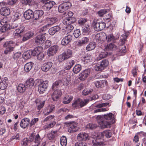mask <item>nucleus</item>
<instances>
[{
  "label": "nucleus",
  "mask_w": 146,
  "mask_h": 146,
  "mask_svg": "<svg viewBox=\"0 0 146 146\" xmlns=\"http://www.w3.org/2000/svg\"><path fill=\"white\" fill-rule=\"evenodd\" d=\"M111 135V133L110 131H105L102 133H99V136L97 138L94 139L92 140V143L94 146H104L105 144H104L101 140L99 139L105 136L107 138H109Z\"/></svg>",
  "instance_id": "1"
},
{
  "label": "nucleus",
  "mask_w": 146,
  "mask_h": 146,
  "mask_svg": "<svg viewBox=\"0 0 146 146\" xmlns=\"http://www.w3.org/2000/svg\"><path fill=\"white\" fill-rule=\"evenodd\" d=\"M96 118L98 120L99 126L101 129L106 128L111 124H113V121H107L102 118V116L101 115H98Z\"/></svg>",
  "instance_id": "2"
},
{
  "label": "nucleus",
  "mask_w": 146,
  "mask_h": 146,
  "mask_svg": "<svg viewBox=\"0 0 146 146\" xmlns=\"http://www.w3.org/2000/svg\"><path fill=\"white\" fill-rule=\"evenodd\" d=\"M72 52L71 50L68 49L58 56V60L59 62H62L72 57Z\"/></svg>",
  "instance_id": "3"
},
{
  "label": "nucleus",
  "mask_w": 146,
  "mask_h": 146,
  "mask_svg": "<svg viewBox=\"0 0 146 146\" xmlns=\"http://www.w3.org/2000/svg\"><path fill=\"white\" fill-rule=\"evenodd\" d=\"M15 44V42L13 41L6 42L3 45L4 47L6 48L4 51V53L7 54L12 51L14 47Z\"/></svg>",
  "instance_id": "4"
},
{
  "label": "nucleus",
  "mask_w": 146,
  "mask_h": 146,
  "mask_svg": "<svg viewBox=\"0 0 146 146\" xmlns=\"http://www.w3.org/2000/svg\"><path fill=\"white\" fill-rule=\"evenodd\" d=\"M92 25L94 30L96 31H99L103 29L106 27V24L103 22H97L96 20L93 21Z\"/></svg>",
  "instance_id": "5"
},
{
  "label": "nucleus",
  "mask_w": 146,
  "mask_h": 146,
  "mask_svg": "<svg viewBox=\"0 0 146 146\" xmlns=\"http://www.w3.org/2000/svg\"><path fill=\"white\" fill-rule=\"evenodd\" d=\"M48 82L47 81H40L38 85V91L40 93L42 94L47 88Z\"/></svg>",
  "instance_id": "6"
},
{
  "label": "nucleus",
  "mask_w": 146,
  "mask_h": 146,
  "mask_svg": "<svg viewBox=\"0 0 146 146\" xmlns=\"http://www.w3.org/2000/svg\"><path fill=\"white\" fill-rule=\"evenodd\" d=\"M71 3L69 2L64 3L60 4L58 7V11L60 13H63L68 9L70 7Z\"/></svg>",
  "instance_id": "7"
},
{
  "label": "nucleus",
  "mask_w": 146,
  "mask_h": 146,
  "mask_svg": "<svg viewBox=\"0 0 146 146\" xmlns=\"http://www.w3.org/2000/svg\"><path fill=\"white\" fill-rule=\"evenodd\" d=\"M106 40V34L104 33H98L95 36L94 41L98 43H102Z\"/></svg>",
  "instance_id": "8"
},
{
  "label": "nucleus",
  "mask_w": 146,
  "mask_h": 146,
  "mask_svg": "<svg viewBox=\"0 0 146 146\" xmlns=\"http://www.w3.org/2000/svg\"><path fill=\"white\" fill-rule=\"evenodd\" d=\"M92 137L85 132H81L78 135L77 138L79 141H85L90 139Z\"/></svg>",
  "instance_id": "9"
},
{
  "label": "nucleus",
  "mask_w": 146,
  "mask_h": 146,
  "mask_svg": "<svg viewBox=\"0 0 146 146\" xmlns=\"http://www.w3.org/2000/svg\"><path fill=\"white\" fill-rule=\"evenodd\" d=\"M1 24L3 26L0 28V31L2 33L5 32L7 30L11 29V26L10 24H8L4 19L2 20L1 21Z\"/></svg>",
  "instance_id": "10"
},
{
  "label": "nucleus",
  "mask_w": 146,
  "mask_h": 146,
  "mask_svg": "<svg viewBox=\"0 0 146 146\" xmlns=\"http://www.w3.org/2000/svg\"><path fill=\"white\" fill-rule=\"evenodd\" d=\"M29 139L30 142L33 141L35 143L40 144L41 140L40 137L38 134L35 135L34 133H32L29 136Z\"/></svg>",
  "instance_id": "11"
},
{
  "label": "nucleus",
  "mask_w": 146,
  "mask_h": 146,
  "mask_svg": "<svg viewBox=\"0 0 146 146\" xmlns=\"http://www.w3.org/2000/svg\"><path fill=\"white\" fill-rule=\"evenodd\" d=\"M41 1L42 3L44 4V8L48 10H49L55 4L54 2L50 1L49 0H41Z\"/></svg>",
  "instance_id": "12"
},
{
  "label": "nucleus",
  "mask_w": 146,
  "mask_h": 146,
  "mask_svg": "<svg viewBox=\"0 0 146 146\" xmlns=\"http://www.w3.org/2000/svg\"><path fill=\"white\" fill-rule=\"evenodd\" d=\"M109 104V103H105L96 105L95 107L98 109L94 110V113L97 112L105 111L107 110L106 108H102V107H105Z\"/></svg>",
  "instance_id": "13"
},
{
  "label": "nucleus",
  "mask_w": 146,
  "mask_h": 146,
  "mask_svg": "<svg viewBox=\"0 0 146 146\" xmlns=\"http://www.w3.org/2000/svg\"><path fill=\"white\" fill-rule=\"evenodd\" d=\"M79 129L78 126V123L75 122H72L69 125L68 131L70 133H73L78 131Z\"/></svg>",
  "instance_id": "14"
},
{
  "label": "nucleus",
  "mask_w": 146,
  "mask_h": 146,
  "mask_svg": "<svg viewBox=\"0 0 146 146\" xmlns=\"http://www.w3.org/2000/svg\"><path fill=\"white\" fill-rule=\"evenodd\" d=\"M55 109V106L54 105H50L44 108L43 113L45 115H47L54 111Z\"/></svg>",
  "instance_id": "15"
},
{
  "label": "nucleus",
  "mask_w": 146,
  "mask_h": 146,
  "mask_svg": "<svg viewBox=\"0 0 146 146\" xmlns=\"http://www.w3.org/2000/svg\"><path fill=\"white\" fill-rule=\"evenodd\" d=\"M35 42L38 45L41 44L46 40V37L44 35H37L35 38Z\"/></svg>",
  "instance_id": "16"
},
{
  "label": "nucleus",
  "mask_w": 146,
  "mask_h": 146,
  "mask_svg": "<svg viewBox=\"0 0 146 146\" xmlns=\"http://www.w3.org/2000/svg\"><path fill=\"white\" fill-rule=\"evenodd\" d=\"M58 49V47L57 45L52 46L49 48L47 51V54L49 56L54 55L57 52Z\"/></svg>",
  "instance_id": "17"
},
{
  "label": "nucleus",
  "mask_w": 146,
  "mask_h": 146,
  "mask_svg": "<svg viewBox=\"0 0 146 146\" xmlns=\"http://www.w3.org/2000/svg\"><path fill=\"white\" fill-rule=\"evenodd\" d=\"M62 93L60 90H56L52 95V98L54 101H57L62 95Z\"/></svg>",
  "instance_id": "18"
},
{
  "label": "nucleus",
  "mask_w": 146,
  "mask_h": 146,
  "mask_svg": "<svg viewBox=\"0 0 146 146\" xmlns=\"http://www.w3.org/2000/svg\"><path fill=\"white\" fill-rule=\"evenodd\" d=\"M76 19L74 17H68L65 18L63 21L62 23L64 25H71L76 21Z\"/></svg>",
  "instance_id": "19"
},
{
  "label": "nucleus",
  "mask_w": 146,
  "mask_h": 146,
  "mask_svg": "<svg viewBox=\"0 0 146 146\" xmlns=\"http://www.w3.org/2000/svg\"><path fill=\"white\" fill-rule=\"evenodd\" d=\"M89 74L90 70H85L79 74V78L81 80L84 81L87 78Z\"/></svg>",
  "instance_id": "20"
},
{
  "label": "nucleus",
  "mask_w": 146,
  "mask_h": 146,
  "mask_svg": "<svg viewBox=\"0 0 146 146\" xmlns=\"http://www.w3.org/2000/svg\"><path fill=\"white\" fill-rule=\"evenodd\" d=\"M72 39V36L70 35H68L66 36L61 40V44L63 45H66L71 41Z\"/></svg>",
  "instance_id": "21"
},
{
  "label": "nucleus",
  "mask_w": 146,
  "mask_h": 146,
  "mask_svg": "<svg viewBox=\"0 0 146 146\" xmlns=\"http://www.w3.org/2000/svg\"><path fill=\"white\" fill-rule=\"evenodd\" d=\"M53 63L51 62H48L44 63L41 67V69L44 72H47L51 68Z\"/></svg>",
  "instance_id": "22"
},
{
  "label": "nucleus",
  "mask_w": 146,
  "mask_h": 146,
  "mask_svg": "<svg viewBox=\"0 0 146 146\" xmlns=\"http://www.w3.org/2000/svg\"><path fill=\"white\" fill-rule=\"evenodd\" d=\"M24 16L27 20L33 18V12L30 9L28 10L24 13Z\"/></svg>",
  "instance_id": "23"
},
{
  "label": "nucleus",
  "mask_w": 146,
  "mask_h": 146,
  "mask_svg": "<svg viewBox=\"0 0 146 146\" xmlns=\"http://www.w3.org/2000/svg\"><path fill=\"white\" fill-rule=\"evenodd\" d=\"M61 27L58 25H56L50 28L48 31L49 34L51 35H54L55 33L59 32Z\"/></svg>",
  "instance_id": "24"
},
{
  "label": "nucleus",
  "mask_w": 146,
  "mask_h": 146,
  "mask_svg": "<svg viewBox=\"0 0 146 146\" xmlns=\"http://www.w3.org/2000/svg\"><path fill=\"white\" fill-rule=\"evenodd\" d=\"M114 115L111 113H109L107 114L102 116V118L107 121H113V123L115 122L114 118Z\"/></svg>",
  "instance_id": "25"
},
{
  "label": "nucleus",
  "mask_w": 146,
  "mask_h": 146,
  "mask_svg": "<svg viewBox=\"0 0 146 146\" xmlns=\"http://www.w3.org/2000/svg\"><path fill=\"white\" fill-rule=\"evenodd\" d=\"M30 123V120L28 118H24L23 119L20 123V127L23 129L27 127Z\"/></svg>",
  "instance_id": "26"
},
{
  "label": "nucleus",
  "mask_w": 146,
  "mask_h": 146,
  "mask_svg": "<svg viewBox=\"0 0 146 146\" xmlns=\"http://www.w3.org/2000/svg\"><path fill=\"white\" fill-rule=\"evenodd\" d=\"M34 33L33 32L28 31L25 33L23 36L22 41L23 42L26 41L32 38Z\"/></svg>",
  "instance_id": "27"
},
{
  "label": "nucleus",
  "mask_w": 146,
  "mask_h": 146,
  "mask_svg": "<svg viewBox=\"0 0 146 146\" xmlns=\"http://www.w3.org/2000/svg\"><path fill=\"white\" fill-rule=\"evenodd\" d=\"M8 81L7 78H5L1 80L0 83V88L2 90H4L7 86Z\"/></svg>",
  "instance_id": "28"
},
{
  "label": "nucleus",
  "mask_w": 146,
  "mask_h": 146,
  "mask_svg": "<svg viewBox=\"0 0 146 146\" xmlns=\"http://www.w3.org/2000/svg\"><path fill=\"white\" fill-rule=\"evenodd\" d=\"M35 3L33 0H20V4L23 5H28L29 6H32Z\"/></svg>",
  "instance_id": "29"
},
{
  "label": "nucleus",
  "mask_w": 146,
  "mask_h": 146,
  "mask_svg": "<svg viewBox=\"0 0 146 146\" xmlns=\"http://www.w3.org/2000/svg\"><path fill=\"white\" fill-rule=\"evenodd\" d=\"M0 13L2 15L7 16L10 14V10L8 7H3L0 9Z\"/></svg>",
  "instance_id": "30"
},
{
  "label": "nucleus",
  "mask_w": 146,
  "mask_h": 146,
  "mask_svg": "<svg viewBox=\"0 0 146 146\" xmlns=\"http://www.w3.org/2000/svg\"><path fill=\"white\" fill-rule=\"evenodd\" d=\"M42 48L41 46H38L35 48L33 50H31L32 55L33 56H37L42 52Z\"/></svg>",
  "instance_id": "31"
},
{
  "label": "nucleus",
  "mask_w": 146,
  "mask_h": 146,
  "mask_svg": "<svg viewBox=\"0 0 146 146\" xmlns=\"http://www.w3.org/2000/svg\"><path fill=\"white\" fill-rule=\"evenodd\" d=\"M95 84L97 88L103 87L107 85V82L106 80L101 81H97L95 82Z\"/></svg>",
  "instance_id": "32"
},
{
  "label": "nucleus",
  "mask_w": 146,
  "mask_h": 146,
  "mask_svg": "<svg viewBox=\"0 0 146 146\" xmlns=\"http://www.w3.org/2000/svg\"><path fill=\"white\" fill-rule=\"evenodd\" d=\"M89 39L88 38L84 37L78 42L77 45L81 46L84 44H86L89 42Z\"/></svg>",
  "instance_id": "33"
},
{
  "label": "nucleus",
  "mask_w": 146,
  "mask_h": 146,
  "mask_svg": "<svg viewBox=\"0 0 146 146\" xmlns=\"http://www.w3.org/2000/svg\"><path fill=\"white\" fill-rule=\"evenodd\" d=\"M44 12L42 10H36L33 12V18L36 20L41 17L43 14Z\"/></svg>",
  "instance_id": "34"
},
{
  "label": "nucleus",
  "mask_w": 146,
  "mask_h": 146,
  "mask_svg": "<svg viewBox=\"0 0 146 146\" xmlns=\"http://www.w3.org/2000/svg\"><path fill=\"white\" fill-rule=\"evenodd\" d=\"M58 131L57 130H52L48 134V137L49 140H52L56 137L58 135Z\"/></svg>",
  "instance_id": "35"
},
{
  "label": "nucleus",
  "mask_w": 146,
  "mask_h": 146,
  "mask_svg": "<svg viewBox=\"0 0 146 146\" xmlns=\"http://www.w3.org/2000/svg\"><path fill=\"white\" fill-rule=\"evenodd\" d=\"M18 28L15 30L14 32V35L15 36H20V34L25 30V27L23 26H19Z\"/></svg>",
  "instance_id": "36"
},
{
  "label": "nucleus",
  "mask_w": 146,
  "mask_h": 146,
  "mask_svg": "<svg viewBox=\"0 0 146 146\" xmlns=\"http://www.w3.org/2000/svg\"><path fill=\"white\" fill-rule=\"evenodd\" d=\"M47 20L48 23V24L47 25L49 27L57 22L58 21V19L57 18L54 17L48 18Z\"/></svg>",
  "instance_id": "37"
},
{
  "label": "nucleus",
  "mask_w": 146,
  "mask_h": 146,
  "mask_svg": "<svg viewBox=\"0 0 146 146\" xmlns=\"http://www.w3.org/2000/svg\"><path fill=\"white\" fill-rule=\"evenodd\" d=\"M34 64L32 62H30L26 63L25 65L24 70L26 72H29L32 69Z\"/></svg>",
  "instance_id": "38"
},
{
  "label": "nucleus",
  "mask_w": 146,
  "mask_h": 146,
  "mask_svg": "<svg viewBox=\"0 0 146 146\" xmlns=\"http://www.w3.org/2000/svg\"><path fill=\"white\" fill-rule=\"evenodd\" d=\"M34 83L33 79L30 78L26 82L25 86L27 88H31L33 87Z\"/></svg>",
  "instance_id": "39"
},
{
  "label": "nucleus",
  "mask_w": 146,
  "mask_h": 146,
  "mask_svg": "<svg viewBox=\"0 0 146 146\" xmlns=\"http://www.w3.org/2000/svg\"><path fill=\"white\" fill-rule=\"evenodd\" d=\"M73 97L70 95L66 96L63 98V103L64 104H67L69 103L72 100Z\"/></svg>",
  "instance_id": "40"
},
{
  "label": "nucleus",
  "mask_w": 146,
  "mask_h": 146,
  "mask_svg": "<svg viewBox=\"0 0 146 146\" xmlns=\"http://www.w3.org/2000/svg\"><path fill=\"white\" fill-rule=\"evenodd\" d=\"M36 104L37 109L39 110H40L44 106L45 101H40L39 100H37L35 101Z\"/></svg>",
  "instance_id": "41"
},
{
  "label": "nucleus",
  "mask_w": 146,
  "mask_h": 146,
  "mask_svg": "<svg viewBox=\"0 0 146 146\" xmlns=\"http://www.w3.org/2000/svg\"><path fill=\"white\" fill-rule=\"evenodd\" d=\"M92 56L90 54H87L86 56L82 58V60L84 63H86L89 62L92 60Z\"/></svg>",
  "instance_id": "42"
},
{
  "label": "nucleus",
  "mask_w": 146,
  "mask_h": 146,
  "mask_svg": "<svg viewBox=\"0 0 146 146\" xmlns=\"http://www.w3.org/2000/svg\"><path fill=\"white\" fill-rule=\"evenodd\" d=\"M129 35V32H126L122 35L121 37V38L120 40V42H121V44L122 45L124 44L125 41L126 40L127 36Z\"/></svg>",
  "instance_id": "43"
},
{
  "label": "nucleus",
  "mask_w": 146,
  "mask_h": 146,
  "mask_svg": "<svg viewBox=\"0 0 146 146\" xmlns=\"http://www.w3.org/2000/svg\"><path fill=\"white\" fill-rule=\"evenodd\" d=\"M105 48L107 50H116L117 48V47L115 44L111 43L105 47Z\"/></svg>",
  "instance_id": "44"
},
{
  "label": "nucleus",
  "mask_w": 146,
  "mask_h": 146,
  "mask_svg": "<svg viewBox=\"0 0 146 146\" xmlns=\"http://www.w3.org/2000/svg\"><path fill=\"white\" fill-rule=\"evenodd\" d=\"M26 88H27L25 85L23 84H20L17 87V90L20 93H23L25 91Z\"/></svg>",
  "instance_id": "45"
},
{
  "label": "nucleus",
  "mask_w": 146,
  "mask_h": 146,
  "mask_svg": "<svg viewBox=\"0 0 146 146\" xmlns=\"http://www.w3.org/2000/svg\"><path fill=\"white\" fill-rule=\"evenodd\" d=\"M75 64V61L73 60H70L67 62L65 69L66 70L70 69Z\"/></svg>",
  "instance_id": "46"
},
{
  "label": "nucleus",
  "mask_w": 146,
  "mask_h": 146,
  "mask_svg": "<svg viewBox=\"0 0 146 146\" xmlns=\"http://www.w3.org/2000/svg\"><path fill=\"white\" fill-rule=\"evenodd\" d=\"M31 55H32V54L30 50L25 52L23 54L22 56L25 59L27 60L31 58Z\"/></svg>",
  "instance_id": "47"
},
{
  "label": "nucleus",
  "mask_w": 146,
  "mask_h": 146,
  "mask_svg": "<svg viewBox=\"0 0 146 146\" xmlns=\"http://www.w3.org/2000/svg\"><path fill=\"white\" fill-rule=\"evenodd\" d=\"M106 40L108 42H114L115 39L112 34H110L106 36Z\"/></svg>",
  "instance_id": "48"
},
{
  "label": "nucleus",
  "mask_w": 146,
  "mask_h": 146,
  "mask_svg": "<svg viewBox=\"0 0 146 146\" xmlns=\"http://www.w3.org/2000/svg\"><path fill=\"white\" fill-rule=\"evenodd\" d=\"M96 44L94 42H90L87 45L86 49L88 51H90L94 50L96 46Z\"/></svg>",
  "instance_id": "49"
},
{
  "label": "nucleus",
  "mask_w": 146,
  "mask_h": 146,
  "mask_svg": "<svg viewBox=\"0 0 146 146\" xmlns=\"http://www.w3.org/2000/svg\"><path fill=\"white\" fill-rule=\"evenodd\" d=\"M108 55L107 52L104 51L100 52L98 56L97 57V60H99L102 58H104L107 56Z\"/></svg>",
  "instance_id": "50"
},
{
  "label": "nucleus",
  "mask_w": 146,
  "mask_h": 146,
  "mask_svg": "<svg viewBox=\"0 0 146 146\" xmlns=\"http://www.w3.org/2000/svg\"><path fill=\"white\" fill-rule=\"evenodd\" d=\"M81 68V65L79 64H77L74 67L73 71L75 74H76L80 71Z\"/></svg>",
  "instance_id": "51"
},
{
  "label": "nucleus",
  "mask_w": 146,
  "mask_h": 146,
  "mask_svg": "<svg viewBox=\"0 0 146 146\" xmlns=\"http://www.w3.org/2000/svg\"><path fill=\"white\" fill-rule=\"evenodd\" d=\"M60 142L62 146H66L67 144V138L65 136H62L60 139Z\"/></svg>",
  "instance_id": "52"
},
{
  "label": "nucleus",
  "mask_w": 146,
  "mask_h": 146,
  "mask_svg": "<svg viewBox=\"0 0 146 146\" xmlns=\"http://www.w3.org/2000/svg\"><path fill=\"white\" fill-rule=\"evenodd\" d=\"M102 68L104 70L109 64V62L107 60H102L100 63Z\"/></svg>",
  "instance_id": "53"
},
{
  "label": "nucleus",
  "mask_w": 146,
  "mask_h": 146,
  "mask_svg": "<svg viewBox=\"0 0 146 146\" xmlns=\"http://www.w3.org/2000/svg\"><path fill=\"white\" fill-rule=\"evenodd\" d=\"M80 100V99H78L74 100V102L72 104V106L73 108H79Z\"/></svg>",
  "instance_id": "54"
},
{
  "label": "nucleus",
  "mask_w": 146,
  "mask_h": 146,
  "mask_svg": "<svg viewBox=\"0 0 146 146\" xmlns=\"http://www.w3.org/2000/svg\"><path fill=\"white\" fill-rule=\"evenodd\" d=\"M89 101V100L88 99L84 100L83 101L80 99L79 108H82L86 105L88 103Z\"/></svg>",
  "instance_id": "55"
},
{
  "label": "nucleus",
  "mask_w": 146,
  "mask_h": 146,
  "mask_svg": "<svg viewBox=\"0 0 146 146\" xmlns=\"http://www.w3.org/2000/svg\"><path fill=\"white\" fill-rule=\"evenodd\" d=\"M90 29V26L87 24H86L82 30V31L83 33L88 34Z\"/></svg>",
  "instance_id": "56"
},
{
  "label": "nucleus",
  "mask_w": 146,
  "mask_h": 146,
  "mask_svg": "<svg viewBox=\"0 0 146 146\" xmlns=\"http://www.w3.org/2000/svg\"><path fill=\"white\" fill-rule=\"evenodd\" d=\"M67 26L66 27V31L67 33H70V32L74 29V27L72 25H67Z\"/></svg>",
  "instance_id": "57"
},
{
  "label": "nucleus",
  "mask_w": 146,
  "mask_h": 146,
  "mask_svg": "<svg viewBox=\"0 0 146 146\" xmlns=\"http://www.w3.org/2000/svg\"><path fill=\"white\" fill-rule=\"evenodd\" d=\"M61 83V82L60 81H57L54 82L52 85V88L53 90H54L57 88H58L59 85Z\"/></svg>",
  "instance_id": "58"
},
{
  "label": "nucleus",
  "mask_w": 146,
  "mask_h": 146,
  "mask_svg": "<svg viewBox=\"0 0 146 146\" xmlns=\"http://www.w3.org/2000/svg\"><path fill=\"white\" fill-rule=\"evenodd\" d=\"M30 142L29 139L27 138H25L22 141V146H28V143Z\"/></svg>",
  "instance_id": "59"
},
{
  "label": "nucleus",
  "mask_w": 146,
  "mask_h": 146,
  "mask_svg": "<svg viewBox=\"0 0 146 146\" xmlns=\"http://www.w3.org/2000/svg\"><path fill=\"white\" fill-rule=\"evenodd\" d=\"M38 121V118H34L33 119L30 123H29V126L30 127H33L35 125V123H36Z\"/></svg>",
  "instance_id": "60"
},
{
  "label": "nucleus",
  "mask_w": 146,
  "mask_h": 146,
  "mask_svg": "<svg viewBox=\"0 0 146 146\" xmlns=\"http://www.w3.org/2000/svg\"><path fill=\"white\" fill-rule=\"evenodd\" d=\"M73 35L76 38H78L81 35L80 31V29H77L74 30V32Z\"/></svg>",
  "instance_id": "61"
},
{
  "label": "nucleus",
  "mask_w": 146,
  "mask_h": 146,
  "mask_svg": "<svg viewBox=\"0 0 146 146\" xmlns=\"http://www.w3.org/2000/svg\"><path fill=\"white\" fill-rule=\"evenodd\" d=\"M94 69L97 71H101L103 70L100 64H97L94 66Z\"/></svg>",
  "instance_id": "62"
},
{
  "label": "nucleus",
  "mask_w": 146,
  "mask_h": 146,
  "mask_svg": "<svg viewBox=\"0 0 146 146\" xmlns=\"http://www.w3.org/2000/svg\"><path fill=\"white\" fill-rule=\"evenodd\" d=\"M21 16V14L19 12H15L13 13V19L15 20H17L20 18Z\"/></svg>",
  "instance_id": "63"
},
{
  "label": "nucleus",
  "mask_w": 146,
  "mask_h": 146,
  "mask_svg": "<svg viewBox=\"0 0 146 146\" xmlns=\"http://www.w3.org/2000/svg\"><path fill=\"white\" fill-rule=\"evenodd\" d=\"M107 12V11L105 9H102L99 11L98 12V14L99 16L102 17Z\"/></svg>",
  "instance_id": "64"
}]
</instances>
